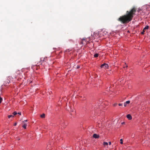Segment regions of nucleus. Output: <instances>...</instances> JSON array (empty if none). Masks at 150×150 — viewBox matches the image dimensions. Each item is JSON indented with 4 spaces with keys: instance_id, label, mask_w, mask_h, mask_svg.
I'll return each instance as SVG.
<instances>
[{
    "instance_id": "nucleus-1",
    "label": "nucleus",
    "mask_w": 150,
    "mask_h": 150,
    "mask_svg": "<svg viewBox=\"0 0 150 150\" xmlns=\"http://www.w3.org/2000/svg\"><path fill=\"white\" fill-rule=\"evenodd\" d=\"M118 20L123 23H127L131 20L127 14L120 17Z\"/></svg>"
},
{
    "instance_id": "nucleus-2",
    "label": "nucleus",
    "mask_w": 150,
    "mask_h": 150,
    "mask_svg": "<svg viewBox=\"0 0 150 150\" xmlns=\"http://www.w3.org/2000/svg\"><path fill=\"white\" fill-rule=\"evenodd\" d=\"M136 9L135 7H133L129 11H127L126 14L129 18L132 20L133 17V15L136 12Z\"/></svg>"
},
{
    "instance_id": "nucleus-3",
    "label": "nucleus",
    "mask_w": 150,
    "mask_h": 150,
    "mask_svg": "<svg viewBox=\"0 0 150 150\" xmlns=\"http://www.w3.org/2000/svg\"><path fill=\"white\" fill-rule=\"evenodd\" d=\"M32 68L34 71H36L38 69H39L40 68V67L39 65H33L32 67Z\"/></svg>"
},
{
    "instance_id": "nucleus-4",
    "label": "nucleus",
    "mask_w": 150,
    "mask_h": 150,
    "mask_svg": "<svg viewBox=\"0 0 150 150\" xmlns=\"http://www.w3.org/2000/svg\"><path fill=\"white\" fill-rule=\"evenodd\" d=\"M109 67L108 64L106 63H104L101 64L100 66V68H103L105 69H108Z\"/></svg>"
},
{
    "instance_id": "nucleus-5",
    "label": "nucleus",
    "mask_w": 150,
    "mask_h": 150,
    "mask_svg": "<svg viewBox=\"0 0 150 150\" xmlns=\"http://www.w3.org/2000/svg\"><path fill=\"white\" fill-rule=\"evenodd\" d=\"M93 137L95 139H98L99 138L100 136L99 134H94L93 135Z\"/></svg>"
},
{
    "instance_id": "nucleus-6",
    "label": "nucleus",
    "mask_w": 150,
    "mask_h": 150,
    "mask_svg": "<svg viewBox=\"0 0 150 150\" xmlns=\"http://www.w3.org/2000/svg\"><path fill=\"white\" fill-rule=\"evenodd\" d=\"M126 117L129 120H131L132 119V116L130 114L127 115Z\"/></svg>"
},
{
    "instance_id": "nucleus-7",
    "label": "nucleus",
    "mask_w": 150,
    "mask_h": 150,
    "mask_svg": "<svg viewBox=\"0 0 150 150\" xmlns=\"http://www.w3.org/2000/svg\"><path fill=\"white\" fill-rule=\"evenodd\" d=\"M70 113L71 115L73 116V117H74V115L75 114V112H74L73 110H72V112L70 111Z\"/></svg>"
},
{
    "instance_id": "nucleus-8",
    "label": "nucleus",
    "mask_w": 150,
    "mask_h": 150,
    "mask_svg": "<svg viewBox=\"0 0 150 150\" xmlns=\"http://www.w3.org/2000/svg\"><path fill=\"white\" fill-rule=\"evenodd\" d=\"M45 115L44 113H43L40 115V117L42 118H44L45 117Z\"/></svg>"
},
{
    "instance_id": "nucleus-9",
    "label": "nucleus",
    "mask_w": 150,
    "mask_h": 150,
    "mask_svg": "<svg viewBox=\"0 0 150 150\" xmlns=\"http://www.w3.org/2000/svg\"><path fill=\"white\" fill-rule=\"evenodd\" d=\"M27 126V125L26 124L24 123L22 126V127L24 129H26Z\"/></svg>"
},
{
    "instance_id": "nucleus-10",
    "label": "nucleus",
    "mask_w": 150,
    "mask_h": 150,
    "mask_svg": "<svg viewBox=\"0 0 150 150\" xmlns=\"http://www.w3.org/2000/svg\"><path fill=\"white\" fill-rule=\"evenodd\" d=\"M99 54L98 53H96L94 55V57L96 58L98 57Z\"/></svg>"
},
{
    "instance_id": "nucleus-11",
    "label": "nucleus",
    "mask_w": 150,
    "mask_h": 150,
    "mask_svg": "<svg viewBox=\"0 0 150 150\" xmlns=\"http://www.w3.org/2000/svg\"><path fill=\"white\" fill-rule=\"evenodd\" d=\"M145 29H144V28L142 30V32L141 33V34L142 35H144V32H145Z\"/></svg>"
},
{
    "instance_id": "nucleus-12",
    "label": "nucleus",
    "mask_w": 150,
    "mask_h": 150,
    "mask_svg": "<svg viewBox=\"0 0 150 150\" xmlns=\"http://www.w3.org/2000/svg\"><path fill=\"white\" fill-rule=\"evenodd\" d=\"M33 80H31L30 79H28L27 80V81L28 83H31L32 82Z\"/></svg>"
},
{
    "instance_id": "nucleus-13",
    "label": "nucleus",
    "mask_w": 150,
    "mask_h": 150,
    "mask_svg": "<svg viewBox=\"0 0 150 150\" xmlns=\"http://www.w3.org/2000/svg\"><path fill=\"white\" fill-rule=\"evenodd\" d=\"M12 114L13 115L15 116L17 114V112L14 111L12 113Z\"/></svg>"
},
{
    "instance_id": "nucleus-14",
    "label": "nucleus",
    "mask_w": 150,
    "mask_h": 150,
    "mask_svg": "<svg viewBox=\"0 0 150 150\" xmlns=\"http://www.w3.org/2000/svg\"><path fill=\"white\" fill-rule=\"evenodd\" d=\"M149 26L148 25H147L144 28V29L146 30L149 29Z\"/></svg>"
},
{
    "instance_id": "nucleus-15",
    "label": "nucleus",
    "mask_w": 150,
    "mask_h": 150,
    "mask_svg": "<svg viewBox=\"0 0 150 150\" xmlns=\"http://www.w3.org/2000/svg\"><path fill=\"white\" fill-rule=\"evenodd\" d=\"M8 118H10L11 117H13L14 116L13 115H8Z\"/></svg>"
},
{
    "instance_id": "nucleus-16",
    "label": "nucleus",
    "mask_w": 150,
    "mask_h": 150,
    "mask_svg": "<svg viewBox=\"0 0 150 150\" xmlns=\"http://www.w3.org/2000/svg\"><path fill=\"white\" fill-rule=\"evenodd\" d=\"M103 145H108V143L107 142H103Z\"/></svg>"
},
{
    "instance_id": "nucleus-17",
    "label": "nucleus",
    "mask_w": 150,
    "mask_h": 150,
    "mask_svg": "<svg viewBox=\"0 0 150 150\" xmlns=\"http://www.w3.org/2000/svg\"><path fill=\"white\" fill-rule=\"evenodd\" d=\"M120 143L121 144H123V140L122 139H120Z\"/></svg>"
},
{
    "instance_id": "nucleus-18",
    "label": "nucleus",
    "mask_w": 150,
    "mask_h": 150,
    "mask_svg": "<svg viewBox=\"0 0 150 150\" xmlns=\"http://www.w3.org/2000/svg\"><path fill=\"white\" fill-rule=\"evenodd\" d=\"M117 105V103H114V104H113V106H114V107H115Z\"/></svg>"
},
{
    "instance_id": "nucleus-19",
    "label": "nucleus",
    "mask_w": 150,
    "mask_h": 150,
    "mask_svg": "<svg viewBox=\"0 0 150 150\" xmlns=\"http://www.w3.org/2000/svg\"><path fill=\"white\" fill-rule=\"evenodd\" d=\"M125 103L126 104H129L130 103V101L129 100H128L127 101H126Z\"/></svg>"
},
{
    "instance_id": "nucleus-20",
    "label": "nucleus",
    "mask_w": 150,
    "mask_h": 150,
    "mask_svg": "<svg viewBox=\"0 0 150 150\" xmlns=\"http://www.w3.org/2000/svg\"><path fill=\"white\" fill-rule=\"evenodd\" d=\"M86 97L85 96H83V98H82V100H86Z\"/></svg>"
},
{
    "instance_id": "nucleus-21",
    "label": "nucleus",
    "mask_w": 150,
    "mask_h": 150,
    "mask_svg": "<svg viewBox=\"0 0 150 150\" xmlns=\"http://www.w3.org/2000/svg\"><path fill=\"white\" fill-rule=\"evenodd\" d=\"M2 100V98L0 96V104L1 103Z\"/></svg>"
},
{
    "instance_id": "nucleus-22",
    "label": "nucleus",
    "mask_w": 150,
    "mask_h": 150,
    "mask_svg": "<svg viewBox=\"0 0 150 150\" xmlns=\"http://www.w3.org/2000/svg\"><path fill=\"white\" fill-rule=\"evenodd\" d=\"M80 68V65H78L76 68V69H78Z\"/></svg>"
},
{
    "instance_id": "nucleus-23",
    "label": "nucleus",
    "mask_w": 150,
    "mask_h": 150,
    "mask_svg": "<svg viewBox=\"0 0 150 150\" xmlns=\"http://www.w3.org/2000/svg\"><path fill=\"white\" fill-rule=\"evenodd\" d=\"M118 105L119 106H122V103H119L118 104Z\"/></svg>"
},
{
    "instance_id": "nucleus-24",
    "label": "nucleus",
    "mask_w": 150,
    "mask_h": 150,
    "mask_svg": "<svg viewBox=\"0 0 150 150\" xmlns=\"http://www.w3.org/2000/svg\"><path fill=\"white\" fill-rule=\"evenodd\" d=\"M17 124V123L16 122L13 125V126H16V125Z\"/></svg>"
},
{
    "instance_id": "nucleus-25",
    "label": "nucleus",
    "mask_w": 150,
    "mask_h": 150,
    "mask_svg": "<svg viewBox=\"0 0 150 150\" xmlns=\"http://www.w3.org/2000/svg\"><path fill=\"white\" fill-rule=\"evenodd\" d=\"M131 136L132 138H134V135H133V134H132L131 135Z\"/></svg>"
},
{
    "instance_id": "nucleus-26",
    "label": "nucleus",
    "mask_w": 150,
    "mask_h": 150,
    "mask_svg": "<svg viewBox=\"0 0 150 150\" xmlns=\"http://www.w3.org/2000/svg\"><path fill=\"white\" fill-rule=\"evenodd\" d=\"M124 106L125 107L127 106V104L125 103H124Z\"/></svg>"
},
{
    "instance_id": "nucleus-27",
    "label": "nucleus",
    "mask_w": 150,
    "mask_h": 150,
    "mask_svg": "<svg viewBox=\"0 0 150 150\" xmlns=\"http://www.w3.org/2000/svg\"><path fill=\"white\" fill-rule=\"evenodd\" d=\"M17 114L19 115H21V112L17 113Z\"/></svg>"
},
{
    "instance_id": "nucleus-28",
    "label": "nucleus",
    "mask_w": 150,
    "mask_h": 150,
    "mask_svg": "<svg viewBox=\"0 0 150 150\" xmlns=\"http://www.w3.org/2000/svg\"><path fill=\"white\" fill-rule=\"evenodd\" d=\"M109 145H110L111 144V142H109Z\"/></svg>"
},
{
    "instance_id": "nucleus-29",
    "label": "nucleus",
    "mask_w": 150,
    "mask_h": 150,
    "mask_svg": "<svg viewBox=\"0 0 150 150\" xmlns=\"http://www.w3.org/2000/svg\"><path fill=\"white\" fill-rule=\"evenodd\" d=\"M105 102H106V103H106V104H107V105H108V102H107V101H106Z\"/></svg>"
},
{
    "instance_id": "nucleus-30",
    "label": "nucleus",
    "mask_w": 150,
    "mask_h": 150,
    "mask_svg": "<svg viewBox=\"0 0 150 150\" xmlns=\"http://www.w3.org/2000/svg\"><path fill=\"white\" fill-rule=\"evenodd\" d=\"M125 122H122L121 124H125Z\"/></svg>"
},
{
    "instance_id": "nucleus-31",
    "label": "nucleus",
    "mask_w": 150,
    "mask_h": 150,
    "mask_svg": "<svg viewBox=\"0 0 150 150\" xmlns=\"http://www.w3.org/2000/svg\"><path fill=\"white\" fill-rule=\"evenodd\" d=\"M7 83H6V84H4V86H6L7 85H6Z\"/></svg>"
},
{
    "instance_id": "nucleus-32",
    "label": "nucleus",
    "mask_w": 150,
    "mask_h": 150,
    "mask_svg": "<svg viewBox=\"0 0 150 150\" xmlns=\"http://www.w3.org/2000/svg\"><path fill=\"white\" fill-rule=\"evenodd\" d=\"M79 97L80 98H82L83 97L81 96H79Z\"/></svg>"
},
{
    "instance_id": "nucleus-33",
    "label": "nucleus",
    "mask_w": 150,
    "mask_h": 150,
    "mask_svg": "<svg viewBox=\"0 0 150 150\" xmlns=\"http://www.w3.org/2000/svg\"><path fill=\"white\" fill-rule=\"evenodd\" d=\"M28 121V120H25L24 121V122H27Z\"/></svg>"
},
{
    "instance_id": "nucleus-34",
    "label": "nucleus",
    "mask_w": 150,
    "mask_h": 150,
    "mask_svg": "<svg viewBox=\"0 0 150 150\" xmlns=\"http://www.w3.org/2000/svg\"><path fill=\"white\" fill-rule=\"evenodd\" d=\"M127 32L128 33H130V32L129 30H128Z\"/></svg>"
},
{
    "instance_id": "nucleus-35",
    "label": "nucleus",
    "mask_w": 150,
    "mask_h": 150,
    "mask_svg": "<svg viewBox=\"0 0 150 150\" xmlns=\"http://www.w3.org/2000/svg\"><path fill=\"white\" fill-rule=\"evenodd\" d=\"M69 50H66V52H67L68 51H69Z\"/></svg>"
},
{
    "instance_id": "nucleus-36",
    "label": "nucleus",
    "mask_w": 150,
    "mask_h": 150,
    "mask_svg": "<svg viewBox=\"0 0 150 150\" xmlns=\"http://www.w3.org/2000/svg\"><path fill=\"white\" fill-rule=\"evenodd\" d=\"M72 110H71L70 111H71V112H72Z\"/></svg>"
},
{
    "instance_id": "nucleus-37",
    "label": "nucleus",
    "mask_w": 150,
    "mask_h": 150,
    "mask_svg": "<svg viewBox=\"0 0 150 150\" xmlns=\"http://www.w3.org/2000/svg\"><path fill=\"white\" fill-rule=\"evenodd\" d=\"M20 139H18V140H20Z\"/></svg>"
}]
</instances>
